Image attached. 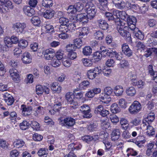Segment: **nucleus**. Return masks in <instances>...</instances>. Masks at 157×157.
Wrapping results in <instances>:
<instances>
[{"instance_id":"nucleus-1","label":"nucleus","mask_w":157,"mask_h":157,"mask_svg":"<svg viewBox=\"0 0 157 157\" xmlns=\"http://www.w3.org/2000/svg\"><path fill=\"white\" fill-rule=\"evenodd\" d=\"M104 93H102L100 95V99L104 100L105 103H109L111 100L110 97L113 92V89L110 87L107 86L104 89Z\"/></svg>"},{"instance_id":"nucleus-2","label":"nucleus","mask_w":157,"mask_h":157,"mask_svg":"<svg viewBox=\"0 0 157 157\" xmlns=\"http://www.w3.org/2000/svg\"><path fill=\"white\" fill-rule=\"evenodd\" d=\"M142 106L141 104L138 101H135L130 106L128 110L132 114H136L141 110Z\"/></svg>"},{"instance_id":"nucleus-3","label":"nucleus","mask_w":157,"mask_h":157,"mask_svg":"<svg viewBox=\"0 0 157 157\" xmlns=\"http://www.w3.org/2000/svg\"><path fill=\"white\" fill-rule=\"evenodd\" d=\"M124 24L123 25H117V29L118 33L124 39L128 38L129 40L131 39L130 33L128 31L125 30V27H123Z\"/></svg>"},{"instance_id":"nucleus-4","label":"nucleus","mask_w":157,"mask_h":157,"mask_svg":"<svg viewBox=\"0 0 157 157\" xmlns=\"http://www.w3.org/2000/svg\"><path fill=\"white\" fill-rule=\"evenodd\" d=\"M66 98L68 104L73 105L71 106L72 108H76L78 103L74 96L71 93H67L66 94Z\"/></svg>"},{"instance_id":"nucleus-5","label":"nucleus","mask_w":157,"mask_h":157,"mask_svg":"<svg viewBox=\"0 0 157 157\" xmlns=\"http://www.w3.org/2000/svg\"><path fill=\"white\" fill-rule=\"evenodd\" d=\"M86 11L89 19L91 20L95 17L97 10L94 6H88V7H86Z\"/></svg>"},{"instance_id":"nucleus-6","label":"nucleus","mask_w":157,"mask_h":157,"mask_svg":"<svg viewBox=\"0 0 157 157\" xmlns=\"http://www.w3.org/2000/svg\"><path fill=\"white\" fill-rule=\"evenodd\" d=\"M9 72L12 79L16 83H18L19 81L20 77L17 70L12 68L10 69Z\"/></svg>"},{"instance_id":"nucleus-7","label":"nucleus","mask_w":157,"mask_h":157,"mask_svg":"<svg viewBox=\"0 0 157 157\" xmlns=\"http://www.w3.org/2000/svg\"><path fill=\"white\" fill-rule=\"evenodd\" d=\"M10 92H8L3 94L4 100L5 102L8 105H12L14 101L12 95L10 94Z\"/></svg>"},{"instance_id":"nucleus-8","label":"nucleus","mask_w":157,"mask_h":157,"mask_svg":"<svg viewBox=\"0 0 157 157\" xmlns=\"http://www.w3.org/2000/svg\"><path fill=\"white\" fill-rule=\"evenodd\" d=\"M26 25L24 23L17 22L13 25L12 28L17 33H21L25 28Z\"/></svg>"},{"instance_id":"nucleus-9","label":"nucleus","mask_w":157,"mask_h":157,"mask_svg":"<svg viewBox=\"0 0 157 157\" xmlns=\"http://www.w3.org/2000/svg\"><path fill=\"white\" fill-rule=\"evenodd\" d=\"M120 11L118 10H114L113 12V15L115 17L114 21L117 25H123L124 23L122 22L119 18Z\"/></svg>"},{"instance_id":"nucleus-10","label":"nucleus","mask_w":157,"mask_h":157,"mask_svg":"<svg viewBox=\"0 0 157 157\" xmlns=\"http://www.w3.org/2000/svg\"><path fill=\"white\" fill-rule=\"evenodd\" d=\"M21 108L22 109L21 114L24 116L29 115L33 109L31 106H27L24 105H21Z\"/></svg>"},{"instance_id":"nucleus-11","label":"nucleus","mask_w":157,"mask_h":157,"mask_svg":"<svg viewBox=\"0 0 157 157\" xmlns=\"http://www.w3.org/2000/svg\"><path fill=\"white\" fill-rule=\"evenodd\" d=\"M21 59L24 64H29L32 61L31 56L29 52H25L22 56Z\"/></svg>"},{"instance_id":"nucleus-12","label":"nucleus","mask_w":157,"mask_h":157,"mask_svg":"<svg viewBox=\"0 0 157 157\" xmlns=\"http://www.w3.org/2000/svg\"><path fill=\"white\" fill-rule=\"evenodd\" d=\"M122 49L123 52L126 56L130 57L132 56V52L127 44L125 43L123 44L122 46Z\"/></svg>"},{"instance_id":"nucleus-13","label":"nucleus","mask_w":157,"mask_h":157,"mask_svg":"<svg viewBox=\"0 0 157 157\" xmlns=\"http://www.w3.org/2000/svg\"><path fill=\"white\" fill-rule=\"evenodd\" d=\"M76 19L77 20L83 23H87L89 19L86 13H81L77 15Z\"/></svg>"},{"instance_id":"nucleus-14","label":"nucleus","mask_w":157,"mask_h":157,"mask_svg":"<svg viewBox=\"0 0 157 157\" xmlns=\"http://www.w3.org/2000/svg\"><path fill=\"white\" fill-rule=\"evenodd\" d=\"M23 10L25 14L28 16H32L35 13L34 9L29 6H24L23 8Z\"/></svg>"},{"instance_id":"nucleus-15","label":"nucleus","mask_w":157,"mask_h":157,"mask_svg":"<svg viewBox=\"0 0 157 157\" xmlns=\"http://www.w3.org/2000/svg\"><path fill=\"white\" fill-rule=\"evenodd\" d=\"M55 55L54 50L52 49L46 50L44 54V57L47 60H50L52 59Z\"/></svg>"},{"instance_id":"nucleus-16","label":"nucleus","mask_w":157,"mask_h":157,"mask_svg":"<svg viewBox=\"0 0 157 157\" xmlns=\"http://www.w3.org/2000/svg\"><path fill=\"white\" fill-rule=\"evenodd\" d=\"M64 125L68 127H71L73 126L75 123V120L71 117H67L63 120Z\"/></svg>"},{"instance_id":"nucleus-17","label":"nucleus","mask_w":157,"mask_h":157,"mask_svg":"<svg viewBox=\"0 0 157 157\" xmlns=\"http://www.w3.org/2000/svg\"><path fill=\"white\" fill-rule=\"evenodd\" d=\"M121 134L120 130L118 129L113 130L111 134V139L112 141H115L120 137Z\"/></svg>"},{"instance_id":"nucleus-18","label":"nucleus","mask_w":157,"mask_h":157,"mask_svg":"<svg viewBox=\"0 0 157 157\" xmlns=\"http://www.w3.org/2000/svg\"><path fill=\"white\" fill-rule=\"evenodd\" d=\"M55 11L52 9L46 10L43 13V17L48 19H51L54 16Z\"/></svg>"},{"instance_id":"nucleus-19","label":"nucleus","mask_w":157,"mask_h":157,"mask_svg":"<svg viewBox=\"0 0 157 157\" xmlns=\"http://www.w3.org/2000/svg\"><path fill=\"white\" fill-rule=\"evenodd\" d=\"M97 22L100 29L103 30H106L108 28V24L105 20L100 19L97 21Z\"/></svg>"},{"instance_id":"nucleus-20","label":"nucleus","mask_w":157,"mask_h":157,"mask_svg":"<svg viewBox=\"0 0 157 157\" xmlns=\"http://www.w3.org/2000/svg\"><path fill=\"white\" fill-rule=\"evenodd\" d=\"M114 93L117 96H121L124 92V89L121 86H117L114 88Z\"/></svg>"},{"instance_id":"nucleus-21","label":"nucleus","mask_w":157,"mask_h":157,"mask_svg":"<svg viewBox=\"0 0 157 157\" xmlns=\"http://www.w3.org/2000/svg\"><path fill=\"white\" fill-rule=\"evenodd\" d=\"M62 87L59 85H58V83L54 82L52 84L51 86V89L55 92L57 93H60Z\"/></svg>"},{"instance_id":"nucleus-22","label":"nucleus","mask_w":157,"mask_h":157,"mask_svg":"<svg viewBox=\"0 0 157 157\" xmlns=\"http://www.w3.org/2000/svg\"><path fill=\"white\" fill-rule=\"evenodd\" d=\"M126 92L127 95L131 97H133L136 94V91L133 87L131 86L126 89Z\"/></svg>"},{"instance_id":"nucleus-23","label":"nucleus","mask_w":157,"mask_h":157,"mask_svg":"<svg viewBox=\"0 0 157 157\" xmlns=\"http://www.w3.org/2000/svg\"><path fill=\"white\" fill-rule=\"evenodd\" d=\"M88 31V27L82 28L81 30L79 32V37L80 38H82L84 37V38H85L86 36L89 33Z\"/></svg>"},{"instance_id":"nucleus-24","label":"nucleus","mask_w":157,"mask_h":157,"mask_svg":"<svg viewBox=\"0 0 157 157\" xmlns=\"http://www.w3.org/2000/svg\"><path fill=\"white\" fill-rule=\"evenodd\" d=\"M82 53L85 56H89L92 53V48L90 46H86L82 48Z\"/></svg>"},{"instance_id":"nucleus-25","label":"nucleus","mask_w":157,"mask_h":157,"mask_svg":"<svg viewBox=\"0 0 157 157\" xmlns=\"http://www.w3.org/2000/svg\"><path fill=\"white\" fill-rule=\"evenodd\" d=\"M127 25L134 24H136L137 21L136 18L132 16H128L126 19V21Z\"/></svg>"},{"instance_id":"nucleus-26","label":"nucleus","mask_w":157,"mask_h":157,"mask_svg":"<svg viewBox=\"0 0 157 157\" xmlns=\"http://www.w3.org/2000/svg\"><path fill=\"white\" fill-rule=\"evenodd\" d=\"M81 38H76L73 40L75 47L76 48H79L82 45V40Z\"/></svg>"},{"instance_id":"nucleus-27","label":"nucleus","mask_w":157,"mask_h":157,"mask_svg":"<svg viewBox=\"0 0 157 157\" xmlns=\"http://www.w3.org/2000/svg\"><path fill=\"white\" fill-rule=\"evenodd\" d=\"M47 149L42 148H40L37 152L38 155L40 157H46L48 154Z\"/></svg>"},{"instance_id":"nucleus-28","label":"nucleus","mask_w":157,"mask_h":157,"mask_svg":"<svg viewBox=\"0 0 157 157\" xmlns=\"http://www.w3.org/2000/svg\"><path fill=\"white\" fill-rule=\"evenodd\" d=\"M102 55L99 51H97L94 52L93 55V59L96 61H98L101 59Z\"/></svg>"},{"instance_id":"nucleus-29","label":"nucleus","mask_w":157,"mask_h":157,"mask_svg":"<svg viewBox=\"0 0 157 157\" xmlns=\"http://www.w3.org/2000/svg\"><path fill=\"white\" fill-rule=\"evenodd\" d=\"M147 134L149 136H153L155 133V128L151 125H148L147 127Z\"/></svg>"},{"instance_id":"nucleus-30","label":"nucleus","mask_w":157,"mask_h":157,"mask_svg":"<svg viewBox=\"0 0 157 157\" xmlns=\"http://www.w3.org/2000/svg\"><path fill=\"white\" fill-rule=\"evenodd\" d=\"M42 6L46 8H50L53 5L52 0H43L42 1Z\"/></svg>"},{"instance_id":"nucleus-31","label":"nucleus","mask_w":157,"mask_h":157,"mask_svg":"<svg viewBox=\"0 0 157 157\" xmlns=\"http://www.w3.org/2000/svg\"><path fill=\"white\" fill-rule=\"evenodd\" d=\"M30 126V123L26 121H24L20 123L19 126L20 128L22 130H25L29 128Z\"/></svg>"},{"instance_id":"nucleus-32","label":"nucleus","mask_w":157,"mask_h":157,"mask_svg":"<svg viewBox=\"0 0 157 157\" xmlns=\"http://www.w3.org/2000/svg\"><path fill=\"white\" fill-rule=\"evenodd\" d=\"M31 22L34 25L38 26L41 23L40 18L37 16H34L31 19Z\"/></svg>"},{"instance_id":"nucleus-33","label":"nucleus","mask_w":157,"mask_h":157,"mask_svg":"<svg viewBox=\"0 0 157 157\" xmlns=\"http://www.w3.org/2000/svg\"><path fill=\"white\" fill-rule=\"evenodd\" d=\"M111 110L113 113H116L120 112V109L117 104L114 103L111 106Z\"/></svg>"},{"instance_id":"nucleus-34","label":"nucleus","mask_w":157,"mask_h":157,"mask_svg":"<svg viewBox=\"0 0 157 157\" xmlns=\"http://www.w3.org/2000/svg\"><path fill=\"white\" fill-rule=\"evenodd\" d=\"M94 36L96 39L101 40L104 38V35L102 32L98 31L94 33Z\"/></svg>"},{"instance_id":"nucleus-35","label":"nucleus","mask_w":157,"mask_h":157,"mask_svg":"<svg viewBox=\"0 0 157 157\" xmlns=\"http://www.w3.org/2000/svg\"><path fill=\"white\" fill-rule=\"evenodd\" d=\"M51 66L55 67H59L61 64L60 60L56 59H54L50 61Z\"/></svg>"},{"instance_id":"nucleus-36","label":"nucleus","mask_w":157,"mask_h":157,"mask_svg":"<svg viewBox=\"0 0 157 157\" xmlns=\"http://www.w3.org/2000/svg\"><path fill=\"white\" fill-rule=\"evenodd\" d=\"M25 144L24 141L20 139H18L14 142V146L16 148H19L22 147Z\"/></svg>"},{"instance_id":"nucleus-37","label":"nucleus","mask_w":157,"mask_h":157,"mask_svg":"<svg viewBox=\"0 0 157 157\" xmlns=\"http://www.w3.org/2000/svg\"><path fill=\"white\" fill-rule=\"evenodd\" d=\"M134 34L135 36L137 39L140 40L143 39L144 37V34L139 29L138 30L136 31V32H135Z\"/></svg>"},{"instance_id":"nucleus-38","label":"nucleus","mask_w":157,"mask_h":157,"mask_svg":"<svg viewBox=\"0 0 157 157\" xmlns=\"http://www.w3.org/2000/svg\"><path fill=\"white\" fill-rule=\"evenodd\" d=\"M84 66L86 67H90L93 64L92 60L87 58H83L82 59Z\"/></svg>"},{"instance_id":"nucleus-39","label":"nucleus","mask_w":157,"mask_h":157,"mask_svg":"<svg viewBox=\"0 0 157 157\" xmlns=\"http://www.w3.org/2000/svg\"><path fill=\"white\" fill-rule=\"evenodd\" d=\"M28 45V42L27 40H20L18 42V45L21 48H25Z\"/></svg>"},{"instance_id":"nucleus-40","label":"nucleus","mask_w":157,"mask_h":157,"mask_svg":"<svg viewBox=\"0 0 157 157\" xmlns=\"http://www.w3.org/2000/svg\"><path fill=\"white\" fill-rule=\"evenodd\" d=\"M155 118V114L153 112H150L147 115L146 118L145 119L148 122L151 123L154 120Z\"/></svg>"},{"instance_id":"nucleus-41","label":"nucleus","mask_w":157,"mask_h":157,"mask_svg":"<svg viewBox=\"0 0 157 157\" xmlns=\"http://www.w3.org/2000/svg\"><path fill=\"white\" fill-rule=\"evenodd\" d=\"M69 20L67 18L62 17L59 19V22L60 24L61 25H68Z\"/></svg>"},{"instance_id":"nucleus-42","label":"nucleus","mask_w":157,"mask_h":157,"mask_svg":"<svg viewBox=\"0 0 157 157\" xmlns=\"http://www.w3.org/2000/svg\"><path fill=\"white\" fill-rule=\"evenodd\" d=\"M31 127L34 130H37L40 128V125L37 122L35 121H32L30 124Z\"/></svg>"},{"instance_id":"nucleus-43","label":"nucleus","mask_w":157,"mask_h":157,"mask_svg":"<svg viewBox=\"0 0 157 157\" xmlns=\"http://www.w3.org/2000/svg\"><path fill=\"white\" fill-rule=\"evenodd\" d=\"M117 52L115 51H113L112 50H111L110 49L107 50V52L105 53V56H108L110 57H115Z\"/></svg>"},{"instance_id":"nucleus-44","label":"nucleus","mask_w":157,"mask_h":157,"mask_svg":"<svg viewBox=\"0 0 157 157\" xmlns=\"http://www.w3.org/2000/svg\"><path fill=\"white\" fill-rule=\"evenodd\" d=\"M74 5L76 10L77 12H81L83 9V5L81 2L76 3Z\"/></svg>"},{"instance_id":"nucleus-45","label":"nucleus","mask_w":157,"mask_h":157,"mask_svg":"<svg viewBox=\"0 0 157 157\" xmlns=\"http://www.w3.org/2000/svg\"><path fill=\"white\" fill-rule=\"evenodd\" d=\"M67 10L68 13L69 14H71V15L75 14L77 12L74 5L70 6Z\"/></svg>"},{"instance_id":"nucleus-46","label":"nucleus","mask_w":157,"mask_h":157,"mask_svg":"<svg viewBox=\"0 0 157 157\" xmlns=\"http://www.w3.org/2000/svg\"><path fill=\"white\" fill-rule=\"evenodd\" d=\"M157 45V41L154 40L153 38H151L148 40L147 42L148 46L151 48H154V46Z\"/></svg>"},{"instance_id":"nucleus-47","label":"nucleus","mask_w":157,"mask_h":157,"mask_svg":"<svg viewBox=\"0 0 157 157\" xmlns=\"http://www.w3.org/2000/svg\"><path fill=\"white\" fill-rule=\"evenodd\" d=\"M97 126L98 124L96 122L90 123L88 126V129L91 132L95 131Z\"/></svg>"},{"instance_id":"nucleus-48","label":"nucleus","mask_w":157,"mask_h":157,"mask_svg":"<svg viewBox=\"0 0 157 157\" xmlns=\"http://www.w3.org/2000/svg\"><path fill=\"white\" fill-rule=\"evenodd\" d=\"M101 122V126L104 129L108 128L110 126V123L105 120H102Z\"/></svg>"},{"instance_id":"nucleus-49","label":"nucleus","mask_w":157,"mask_h":157,"mask_svg":"<svg viewBox=\"0 0 157 157\" xmlns=\"http://www.w3.org/2000/svg\"><path fill=\"white\" fill-rule=\"evenodd\" d=\"M119 105L121 108L125 109L127 106V102L124 99L121 98L119 100Z\"/></svg>"},{"instance_id":"nucleus-50","label":"nucleus","mask_w":157,"mask_h":157,"mask_svg":"<svg viewBox=\"0 0 157 157\" xmlns=\"http://www.w3.org/2000/svg\"><path fill=\"white\" fill-rule=\"evenodd\" d=\"M92 70L96 76H98L102 72L101 68L100 67H97Z\"/></svg>"},{"instance_id":"nucleus-51","label":"nucleus","mask_w":157,"mask_h":157,"mask_svg":"<svg viewBox=\"0 0 157 157\" xmlns=\"http://www.w3.org/2000/svg\"><path fill=\"white\" fill-rule=\"evenodd\" d=\"M87 75L89 79H93L96 77L92 69L87 71Z\"/></svg>"},{"instance_id":"nucleus-52","label":"nucleus","mask_w":157,"mask_h":157,"mask_svg":"<svg viewBox=\"0 0 157 157\" xmlns=\"http://www.w3.org/2000/svg\"><path fill=\"white\" fill-rule=\"evenodd\" d=\"M110 119L112 123H117L119 121L118 117L115 114L111 115L110 117Z\"/></svg>"},{"instance_id":"nucleus-53","label":"nucleus","mask_w":157,"mask_h":157,"mask_svg":"<svg viewBox=\"0 0 157 157\" xmlns=\"http://www.w3.org/2000/svg\"><path fill=\"white\" fill-rule=\"evenodd\" d=\"M66 50L69 53L70 52H72L76 49L73 44H69L67 45L66 47Z\"/></svg>"},{"instance_id":"nucleus-54","label":"nucleus","mask_w":157,"mask_h":157,"mask_svg":"<svg viewBox=\"0 0 157 157\" xmlns=\"http://www.w3.org/2000/svg\"><path fill=\"white\" fill-rule=\"evenodd\" d=\"M90 109V107L87 105H83L80 107V111L82 113Z\"/></svg>"},{"instance_id":"nucleus-55","label":"nucleus","mask_w":157,"mask_h":157,"mask_svg":"<svg viewBox=\"0 0 157 157\" xmlns=\"http://www.w3.org/2000/svg\"><path fill=\"white\" fill-rule=\"evenodd\" d=\"M47 33H50L54 31V27L52 25L48 24H46L45 26Z\"/></svg>"},{"instance_id":"nucleus-56","label":"nucleus","mask_w":157,"mask_h":157,"mask_svg":"<svg viewBox=\"0 0 157 157\" xmlns=\"http://www.w3.org/2000/svg\"><path fill=\"white\" fill-rule=\"evenodd\" d=\"M43 136L37 133H35L33 135V139L36 141H40L43 139Z\"/></svg>"},{"instance_id":"nucleus-57","label":"nucleus","mask_w":157,"mask_h":157,"mask_svg":"<svg viewBox=\"0 0 157 157\" xmlns=\"http://www.w3.org/2000/svg\"><path fill=\"white\" fill-rule=\"evenodd\" d=\"M109 134L106 132L104 131L101 132L99 134V136L100 138L103 140H107L108 137H109Z\"/></svg>"},{"instance_id":"nucleus-58","label":"nucleus","mask_w":157,"mask_h":157,"mask_svg":"<svg viewBox=\"0 0 157 157\" xmlns=\"http://www.w3.org/2000/svg\"><path fill=\"white\" fill-rule=\"evenodd\" d=\"M44 87L40 85H37L36 87V92L37 94H41L43 93Z\"/></svg>"},{"instance_id":"nucleus-59","label":"nucleus","mask_w":157,"mask_h":157,"mask_svg":"<svg viewBox=\"0 0 157 157\" xmlns=\"http://www.w3.org/2000/svg\"><path fill=\"white\" fill-rule=\"evenodd\" d=\"M68 57L70 59L73 60L76 58L77 57V54L76 52H72L68 53L67 55Z\"/></svg>"},{"instance_id":"nucleus-60","label":"nucleus","mask_w":157,"mask_h":157,"mask_svg":"<svg viewBox=\"0 0 157 157\" xmlns=\"http://www.w3.org/2000/svg\"><path fill=\"white\" fill-rule=\"evenodd\" d=\"M82 139L86 142L93 140V136L90 135H86L82 137Z\"/></svg>"},{"instance_id":"nucleus-61","label":"nucleus","mask_w":157,"mask_h":157,"mask_svg":"<svg viewBox=\"0 0 157 157\" xmlns=\"http://www.w3.org/2000/svg\"><path fill=\"white\" fill-rule=\"evenodd\" d=\"M157 23L156 21L153 19H151L148 21L147 24L148 25L151 27H155Z\"/></svg>"},{"instance_id":"nucleus-62","label":"nucleus","mask_w":157,"mask_h":157,"mask_svg":"<svg viewBox=\"0 0 157 157\" xmlns=\"http://www.w3.org/2000/svg\"><path fill=\"white\" fill-rule=\"evenodd\" d=\"M68 25H60L59 27L60 32H67L68 30Z\"/></svg>"},{"instance_id":"nucleus-63","label":"nucleus","mask_w":157,"mask_h":157,"mask_svg":"<svg viewBox=\"0 0 157 157\" xmlns=\"http://www.w3.org/2000/svg\"><path fill=\"white\" fill-rule=\"evenodd\" d=\"M128 15L124 11H120L119 15V18L124 20L127 19Z\"/></svg>"},{"instance_id":"nucleus-64","label":"nucleus","mask_w":157,"mask_h":157,"mask_svg":"<svg viewBox=\"0 0 157 157\" xmlns=\"http://www.w3.org/2000/svg\"><path fill=\"white\" fill-rule=\"evenodd\" d=\"M105 16L106 19L109 21H114L115 17H114L112 13L109 12H106L105 13Z\"/></svg>"}]
</instances>
